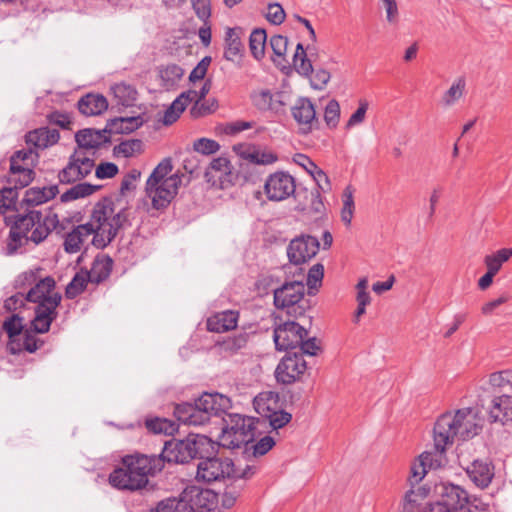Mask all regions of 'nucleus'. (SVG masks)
I'll use <instances>...</instances> for the list:
<instances>
[{
	"instance_id": "4468645a",
	"label": "nucleus",
	"mask_w": 512,
	"mask_h": 512,
	"mask_svg": "<svg viewBox=\"0 0 512 512\" xmlns=\"http://www.w3.org/2000/svg\"><path fill=\"white\" fill-rule=\"evenodd\" d=\"M320 248L318 239L311 235H300L287 246V257L291 264L301 265L316 256Z\"/></svg>"
},
{
	"instance_id": "6e6552de",
	"label": "nucleus",
	"mask_w": 512,
	"mask_h": 512,
	"mask_svg": "<svg viewBox=\"0 0 512 512\" xmlns=\"http://www.w3.org/2000/svg\"><path fill=\"white\" fill-rule=\"evenodd\" d=\"M216 444L204 435H189L186 439H172L166 441L159 457L164 462L184 464L198 456H204V453L211 449L214 452Z\"/></svg>"
},
{
	"instance_id": "09e8293b",
	"label": "nucleus",
	"mask_w": 512,
	"mask_h": 512,
	"mask_svg": "<svg viewBox=\"0 0 512 512\" xmlns=\"http://www.w3.org/2000/svg\"><path fill=\"white\" fill-rule=\"evenodd\" d=\"M99 187L89 183H78L61 195L62 202H68L79 198H84L93 194Z\"/></svg>"
},
{
	"instance_id": "6ab92c4d",
	"label": "nucleus",
	"mask_w": 512,
	"mask_h": 512,
	"mask_svg": "<svg viewBox=\"0 0 512 512\" xmlns=\"http://www.w3.org/2000/svg\"><path fill=\"white\" fill-rule=\"evenodd\" d=\"M291 114L302 134L310 133L319 123L314 104L306 97H300L295 101L291 107Z\"/></svg>"
},
{
	"instance_id": "423d86ee",
	"label": "nucleus",
	"mask_w": 512,
	"mask_h": 512,
	"mask_svg": "<svg viewBox=\"0 0 512 512\" xmlns=\"http://www.w3.org/2000/svg\"><path fill=\"white\" fill-rule=\"evenodd\" d=\"M230 408L229 397L220 393H203L194 403L177 404L174 415L186 425L201 426L207 424L212 416H219Z\"/></svg>"
},
{
	"instance_id": "39448f33",
	"label": "nucleus",
	"mask_w": 512,
	"mask_h": 512,
	"mask_svg": "<svg viewBox=\"0 0 512 512\" xmlns=\"http://www.w3.org/2000/svg\"><path fill=\"white\" fill-rule=\"evenodd\" d=\"M128 222V213L120 201L103 198L93 208L90 224H93L96 235L92 243L97 248L106 247L117 235L119 229Z\"/></svg>"
},
{
	"instance_id": "6e6d98bb",
	"label": "nucleus",
	"mask_w": 512,
	"mask_h": 512,
	"mask_svg": "<svg viewBox=\"0 0 512 512\" xmlns=\"http://www.w3.org/2000/svg\"><path fill=\"white\" fill-rule=\"evenodd\" d=\"M22 318L18 315H12L10 318L4 321L3 329L8 334L10 341L18 340L22 336L23 323Z\"/></svg>"
},
{
	"instance_id": "4be33fe9",
	"label": "nucleus",
	"mask_w": 512,
	"mask_h": 512,
	"mask_svg": "<svg viewBox=\"0 0 512 512\" xmlns=\"http://www.w3.org/2000/svg\"><path fill=\"white\" fill-rule=\"evenodd\" d=\"M435 492L439 497V503L454 510H461L469 502L468 493L460 486L451 483H440L436 485Z\"/></svg>"
},
{
	"instance_id": "2f4dec72",
	"label": "nucleus",
	"mask_w": 512,
	"mask_h": 512,
	"mask_svg": "<svg viewBox=\"0 0 512 512\" xmlns=\"http://www.w3.org/2000/svg\"><path fill=\"white\" fill-rule=\"evenodd\" d=\"M113 260L108 255H98L95 257L91 269L87 271L90 283L100 284L111 274Z\"/></svg>"
},
{
	"instance_id": "a211bd4d",
	"label": "nucleus",
	"mask_w": 512,
	"mask_h": 512,
	"mask_svg": "<svg viewBox=\"0 0 512 512\" xmlns=\"http://www.w3.org/2000/svg\"><path fill=\"white\" fill-rule=\"evenodd\" d=\"M271 402L276 405L277 399L271 393L259 394L254 399V407L256 411L269 420L273 429H280L291 421V414L283 410L275 411L271 407Z\"/></svg>"
},
{
	"instance_id": "5701e85b",
	"label": "nucleus",
	"mask_w": 512,
	"mask_h": 512,
	"mask_svg": "<svg viewBox=\"0 0 512 512\" xmlns=\"http://www.w3.org/2000/svg\"><path fill=\"white\" fill-rule=\"evenodd\" d=\"M304 295L305 286L301 281L286 282L274 290V305L277 309L284 310L285 307L302 302Z\"/></svg>"
},
{
	"instance_id": "79ce46f5",
	"label": "nucleus",
	"mask_w": 512,
	"mask_h": 512,
	"mask_svg": "<svg viewBox=\"0 0 512 512\" xmlns=\"http://www.w3.org/2000/svg\"><path fill=\"white\" fill-rule=\"evenodd\" d=\"M190 95H193V93H190ZM189 97V94H180L173 102L172 104L166 109L163 117V123L165 125H171L174 122L177 121V119L180 117L181 113L185 110L187 107V98Z\"/></svg>"
},
{
	"instance_id": "a19ab883",
	"label": "nucleus",
	"mask_w": 512,
	"mask_h": 512,
	"mask_svg": "<svg viewBox=\"0 0 512 512\" xmlns=\"http://www.w3.org/2000/svg\"><path fill=\"white\" fill-rule=\"evenodd\" d=\"M211 84L209 82L204 83L202 88L199 91L195 90H189L186 92H183L182 94H190L193 93V95H189L187 98V103L195 102V105L191 109V114L194 117H200L207 113H209V109L206 108L204 105L199 106V102L203 100L206 95L208 94L210 90Z\"/></svg>"
},
{
	"instance_id": "bf43d9fd",
	"label": "nucleus",
	"mask_w": 512,
	"mask_h": 512,
	"mask_svg": "<svg viewBox=\"0 0 512 512\" xmlns=\"http://www.w3.org/2000/svg\"><path fill=\"white\" fill-rule=\"evenodd\" d=\"M193 149L202 155H211L219 151L220 145L217 141L209 138H200L194 141Z\"/></svg>"
},
{
	"instance_id": "9d476101",
	"label": "nucleus",
	"mask_w": 512,
	"mask_h": 512,
	"mask_svg": "<svg viewBox=\"0 0 512 512\" xmlns=\"http://www.w3.org/2000/svg\"><path fill=\"white\" fill-rule=\"evenodd\" d=\"M211 497V508L216 500V494L209 490H202L196 486L184 489L178 498H169L161 501L157 512H195L196 508H206V500Z\"/></svg>"
},
{
	"instance_id": "f03ea898",
	"label": "nucleus",
	"mask_w": 512,
	"mask_h": 512,
	"mask_svg": "<svg viewBox=\"0 0 512 512\" xmlns=\"http://www.w3.org/2000/svg\"><path fill=\"white\" fill-rule=\"evenodd\" d=\"M483 427L482 418L473 408H463L455 414L444 413L436 421L433 429L434 449L444 453L455 438L468 440L478 435Z\"/></svg>"
},
{
	"instance_id": "13d9d810",
	"label": "nucleus",
	"mask_w": 512,
	"mask_h": 512,
	"mask_svg": "<svg viewBox=\"0 0 512 512\" xmlns=\"http://www.w3.org/2000/svg\"><path fill=\"white\" fill-rule=\"evenodd\" d=\"M340 119V105L335 99L330 100L325 107L324 120L329 128H336Z\"/></svg>"
},
{
	"instance_id": "603ef678",
	"label": "nucleus",
	"mask_w": 512,
	"mask_h": 512,
	"mask_svg": "<svg viewBox=\"0 0 512 512\" xmlns=\"http://www.w3.org/2000/svg\"><path fill=\"white\" fill-rule=\"evenodd\" d=\"M269 44L274 54L272 58L273 62L277 64H281L282 62L288 63L285 59L288 48V38L283 35H273L270 38Z\"/></svg>"
},
{
	"instance_id": "2eb2a0df",
	"label": "nucleus",
	"mask_w": 512,
	"mask_h": 512,
	"mask_svg": "<svg viewBox=\"0 0 512 512\" xmlns=\"http://www.w3.org/2000/svg\"><path fill=\"white\" fill-rule=\"evenodd\" d=\"M307 330L295 321H286L274 330V342L276 349L287 351L298 348L302 343V337H307Z\"/></svg>"
},
{
	"instance_id": "4c0bfd02",
	"label": "nucleus",
	"mask_w": 512,
	"mask_h": 512,
	"mask_svg": "<svg viewBox=\"0 0 512 512\" xmlns=\"http://www.w3.org/2000/svg\"><path fill=\"white\" fill-rule=\"evenodd\" d=\"M33 178L34 171L31 167L18 166L17 169H12V164H10L8 182L12 186L9 188H15L18 192V189L28 186L32 182Z\"/></svg>"
},
{
	"instance_id": "412c9836",
	"label": "nucleus",
	"mask_w": 512,
	"mask_h": 512,
	"mask_svg": "<svg viewBox=\"0 0 512 512\" xmlns=\"http://www.w3.org/2000/svg\"><path fill=\"white\" fill-rule=\"evenodd\" d=\"M252 105L260 112L281 113L284 110V93L270 89H256L250 94Z\"/></svg>"
},
{
	"instance_id": "0e129e2a",
	"label": "nucleus",
	"mask_w": 512,
	"mask_h": 512,
	"mask_svg": "<svg viewBox=\"0 0 512 512\" xmlns=\"http://www.w3.org/2000/svg\"><path fill=\"white\" fill-rule=\"evenodd\" d=\"M46 118L50 124L59 126L62 129H70L72 124L71 116L61 111L51 112Z\"/></svg>"
},
{
	"instance_id": "37998d69",
	"label": "nucleus",
	"mask_w": 512,
	"mask_h": 512,
	"mask_svg": "<svg viewBox=\"0 0 512 512\" xmlns=\"http://www.w3.org/2000/svg\"><path fill=\"white\" fill-rule=\"evenodd\" d=\"M267 35L264 29H254L249 37V48L256 60H261L265 55Z\"/></svg>"
},
{
	"instance_id": "0eeeda50",
	"label": "nucleus",
	"mask_w": 512,
	"mask_h": 512,
	"mask_svg": "<svg viewBox=\"0 0 512 512\" xmlns=\"http://www.w3.org/2000/svg\"><path fill=\"white\" fill-rule=\"evenodd\" d=\"M173 166L170 158H164L146 181V194L155 209L166 208L178 193L182 176L170 175Z\"/></svg>"
},
{
	"instance_id": "3c124183",
	"label": "nucleus",
	"mask_w": 512,
	"mask_h": 512,
	"mask_svg": "<svg viewBox=\"0 0 512 512\" xmlns=\"http://www.w3.org/2000/svg\"><path fill=\"white\" fill-rule=\"evenodd\" d=\"M38 158L39 155L37 151L32 146H28V149L16 151L10 158V164H12V169H17V163L23 162L24 166H28L33 169L35 163L38 161Z\"/></svg>"
},
{
	"instance_id": "58836bf2",
	"label": "nucleus",
	"mask_w": 512,
	"mask_h": 512,
	"mask_svg": "<svg viewBox=\"0 0 512 512\" xmlns=\"http://www.w3.org/2000/svg\"><path fill=\"white\" fill-rule=\"evenodd\" d=\"M114 98L118 105L124 107L133 106L137 99V90L134 86L127 83H118L111 87Z\"/></svg>"
},
{
	"instance_id": "e2e57ef3",
	"label": "nucleus",
	"mask_w": 512,
	"mask_h": 512,
	"mask_svg": "<svg viewBox=\"0 0 512 512\" xmlns=\"http://www.w3.org/2000/svg\"><path fill=\"white\" fill-rule=\"evenodd\" d=\"M285 11L279 3H270L267 7L266 19L274 24L280 25L285 20Z\"/></svg>"
},
{
	"instance_id": "69168bd1",
	"label": "nucleus",
	"mask_w": 512,
	"mask_h": 512,
	"mask_svg": "<svg viewBox=\"0 0 512 512\" xmlns=\"http://www.w3.org/2000/svg\"><path fill=\"white\" fill-rule=\"evenodd\" d=\"M324 276V266L321 263L314 264L308 271L307 285L310 289L316 288L321 284Z\"/></svg>"
},
{
	"instance_id": "e433bc0d",
	"label": "nucleus",
	"mask_w": 512,
	"mask_h": 512,
	"mask_svg": "<svg viewBox=\"0 0 512 512\" xmlns=\"http://www.w3.org/2000/svg\"><path fill=\"white\" fill-rule=\"evenodd\" d=\"M43 345V341L39 340L34 334L26 331L20 339L12 340L8 343V349L12 354L21 352L22 350L30 353L35 352Z\"/></svg>"
},
{
	"instance_id": "393cba45",
	"label": "nucleus",
	"mask_w": 512,
	"mask_h": 512,
	"mask_svg": "<svg viewBox=\"0 0 512 512\" xmlns=\"http://www.w3.org/2000/svg\"><path fill=\"white\" fill-rule=\"evenodd\" d=\"M60 139L59 131L49 127H41L29 131L25 136L28 146H32L36 151L44 150L58 143Z\"/></svg>"
},
{
	"instance_id": "473e14b6",
	"label": "nucleus",
	"mask_w": 512,
	"mask_h": 512,
	"mask_svg": "<svg viewBox=\"0 0 512 512\" xmlns=\"http://www.w3.org/2000/svg\"><path fill=\"white\" fill-rule=\"evenodd\" d=\"M241 29L228 28L226 31V47L224 51V58L228 61L235 62L239 60L243 52V44L240 40Z\"/></svg>"
},
{
	"instance_id": "9b49d317",
	"label": "nucleus",
	"mask_w": 512,
	"mask_h": 512,
	"mask_svg": "<svg viewBox=\"0 0 512 512\" xmlns=\"http://www.w3.org/2000/svg\"><path fill=\"white\" fill-rule=\"evenodd\" d=\"M211 449L198 456L196 479L205 483L230 479L234 471V462L227 457L210 456Z\"/></svg>"
},
{
	"instance_id": "b1692460",
	"label": "nucleus",
	"mask_w": 512,
	"mask_h": 512,
	"mask_svg": "<svg viewBox=\"0 0 512 512\" xmlns=\"http://www.w3.org/2000/svg\"><path fill=\"white\" fill-rule=\"evenodd\" d=\"M488 414L491 422H512V393L494 396Z\"/></svg>"
},
{
	"instance_id": "680f3d73",
	"label": "nucleus",
	"mask_w": 512,
	"mask_h": 512,
	"mask_svg": "<svg viewBox=\"0 0 512 512\" xmlns=\"http://www.w3.org/2000/svg\"><path fill=\"white\" fill-rule=\"evenodd\" d=\"M243 488L244 485L242 483L236 484L233 482L228 486L222 495V506L225 508H231L235 504Z\"/></svg>"
},
{
	"instance_id": "f257e3e1",
	"label": "nucleus",
	"mask_w": 512,
	"mask_h": 512,
	"mask_svg": "<svg viewBox=\"0 0 512 512\" xmlns=\"http://www.w3.org/2000/svg\"><path fill=\"white\" fill-rule=\"evenodd\" d=\"M59 219L51 210L45 213L30 210L24 215H18L10 228L5 247V255L12 256L29 241L40 244L57 228Z\"/></svg>"
},
{
	"instance_id": "7c9ffc66",
	"label": "nucleus",
	"mask_w": 512,
	"mask_h": 512,
	"mask_svg": "<svg viewBox=\"0 0 512 512\" xmlns=\"http://www.w3.org/2000/svg\"><path fill=\"white\" fill-rule=\"evenodd\" d=\"M234 150L245 160L259 165L273 164L277 155L272 151L259 150L255 147L234 146Z\"/></svg>"
},
{
	"instance_id": "cd10ccee",
	"label": "nucleus",
	"mask_w": 512,
	"mask_h": 512,
	"mask_svg": "<svg viewBox=\"0 0 512 512\" xmlns=\"http://www.w3.org/2000/svg\"><path fill=\"white\" fill-rule=\"evenodd\" d=\"M91 235H96L93 224L88 222L78 225L67 234L64 241L65 251L68 253H76L80 251L85 240Z\"/></svg>"
},
{
	"instance_id": "f704fd0d",
	"label": "nucleus",
	"mask_w": 512,
	"mask_h": 512,
	"mask_svg": "<svg viewBox=\"0 0 512 512\" xmlns=\"http://www.w3.org/2000/svg\"><path fill=\"white\" fill-rule=\"evenodd\" d=\"M424 487H411L404 495L399 512H419L422 501L427 497Z\"/></svg>"
},
{
	"instance_id": "8fccbe9b",
	"label": "nucleus",
	"mask_w": 512,
	"mask_h": 512,
	"mask_svg": "<svg viewBox=\"0 0 512 512\" xmlns=\"http://www.w3.org/2000/svg\"><path fill=\"white\" fill-rule=\"evenodd\" d=\"M145 426L154 434L172 435L178 429V426L173 421L165 418L147 419Z\"/></svg>"
},
{
	"instance_id": "c03bdc74",
	"label": "nucleus",
	"mask_w": 512,
	"mask_h": 512,
	"mask_svg": "<svg viewBox=\"0 0 512 512\" xmlns=\"http://www.w3.org/2000/svg\"><path fill=\"white\" fill-rule=\"evenodd\" d=\"M89 282L90 279L87 270H80L67 285L65 289V296L68 299H74L85 290Z\"/></svg>"
},
{
	"instance_id": "f3484780",
	"label": "nucleus",
	"mask_w": 512,
	"mask_h": 512,
	"mask_svg": "<svg viewBox=\"0 0 512 512\" xmlns=\"http://www.w3.org/2000/svg\"><path fill=\"white\" fill-rule=\"evenodd\" d=\"M307 369L302 354H287L276 367V380L282 384H292L298 381Z\"/></svg>"
},
{
	"instance_id": "aec40b11",
	"label": "nucleus",
	"mask_w": 512,
	"mask_h": 512,
	"mask_svg": "<svg viewBox=\"0 0 512 512\" xmlns=\"http://www.w3.org/2000/svg\"><path fill=\"white\" fill-rule=\"evenodd\" d=\"M233 167L226 157L213 159L206 168L204 176L208 183L225 189L233 184Z\"/></svg>"
},
{
	"instance_id": "c756f323",
	"label": "nucleus",
	"mask_w": 512,
	"mask_h": 512,
	"mask_svg": "<svg viewBox=\"0 0 512 512\" xmlns=\"http://www.w3.org/2000/svg\"><path fill=\"white\" fill-rule=\"evenodd\" d=\"M77 105L82 114L94 116L107 110L108 101L103 95L89 93L81 97Z\"/></svg>"
},
{
	"instance_id": "5fc2aeb1",
	"label": "nucleus",
	"mask_w": 512,
	"mask_h": 512,
	"mask_svg": "<svg viewBox=\"0 0 512 512\" xmlns=\"http://www.w3.org/2000/svg\"><path fill=\"white\" fill-rule=\"evenodd\" d=\"M302 210L315 218H320L325 213L326 208L319 190L311 191L310 205L308 208H303Z\"/></svg>"
},
{
	"instance_id": "a878e982",
	"label": "nucleus",
	"mask_w": 512,
	"mask_h": 512,
	"mask_svg": "<svg viewBox=\"0 0 512 512\" xmlns=\"http://www.w3.org/2000/svg\"><path fill=\"white\" fill-rule=\"evenodd\" d=\"M471 481L478 487H487L494 476L490 462L476 459L465 467Z\"/></svg>"
},
{
	"instance_id": "338daca9",
	"label": "nucleus",
	"mask_w": 512,
	"mask_h": 512,
	"mask_svg": "<svg viewBox=\"0 0 512 512\" xmlns=\"http://www.w3.org/2000/svg\"><path fill=\"white\" fill-rule=\"evenodd\" d=\"M37 273L30 270L21 273L15 280V288L25 290L28 287H33L38 282Z\"/></svg>"
},
{
	"instance_id": "4d7b16f0",
	"label": "nucleus",
	"mask_w": 512,
	"mask_h": 512,
	"mask_svg": "<svg viewBox=\"0 0 512 512\" xmlns=\"http://www.w3.org/2000/svg\"><path fill=\"white\" fill-rule=\"evenodd\" d=\"M142 145V141L138 139L123 141L114 147V153L126 158L132 157L142 150Z\"/></svg>"
},
{
	"instance_id": "ddd939ff",
	"label": "nucleus",
	"mask_w": 512,
	"mask_h": 512,
	"mask_svg": "<svg viewBox=\"0 0 512 512\" xmlns=\"http://www.w3.org/2000/svg\"><path fill=\"white\" fill-rule=\"evenodd\" d=\"M94 166V159L87 156L85 151L77 150L71 155L68 164L59 172V181L62 184L79 181L88 176Z\"/></svg>"
},
{
	"instance_id": "f8f14e48",
	"label": "nucleus",
	"mask_w": 512,
	"mask_h": 512,
	"mask_svg": "<svg viewBox=\"0 0 512 512\" xmlns=\"http://www.w3.org/2000/svg\"><path fill=\"white\" fill-rule=\"evenodd\" d=\"M293 66L299 74L310 76V84L314 89L322 90L330 81L331 75L327 70L320 68L314 71L311 60L307 58V53L301 43L296 46Z\"/></svg>"
},
{
	"instance_id": "c9c22d12",
	"label": "nucleus",
	"mask_w": 512,
	"mask_h": 512,
	"mask_svg": "<svg viewBox=\"0 0 512 512\" xmlns=\"http://www.w3.org/2000/svg\"><path fill=\"white\" fill-rule=\"evenodd\" d=\"M143 123L144 120L141 116L119 117L110 120L107 123V128L110 133L128 134L141 127Z\"/></svg>"
},
{
	"instance_id": "c85d7f7f",
	"label": "nucleus",
	"mask_w": 512,
	"mask_h": 512,
	"mask_svg": "<svg viewBox=\"0 0 512 512\" xmlns=\"http://www.w3.org/2000/svg\"><path fill=\"white\" fill-rule=\"evenodd\" d=\"M109 132L106 127L104 130H95V129H83L76 133L75 139L80 149L84 151V149H94L100 147L103 143L109 141L108 136L106 135Z\"/></svg>"
},
{
	"instance_id": "de8ad7c7",
	"label": "nucleus",
	"mask_w": 512,
	"mask_h": 512,
	"mask_svg": "<svg viewBox=\"0 0 512 512\" xmlns=\"http://www.w3.org/2000/svg\"><path fill=\"white\" fill-rule=\"evenodd\" d=\"M489 383L493 388L499 389L500 394L512 393V371L504 370L492 373Z\"/></svg>"
},
{
	"instance_id": "864d4df0",
	"label": "nucleus",
	"mask_w": 512,
	"mask_h": 512,
	"mask_svg": "<svg viewBox=\"0 0 512 512\" xmlns=\"http://www.w3.org/2000/svg\"><path fill=\"white\" fill-rule=\"evenodd\" d=\"M257 470L258 467L255 464H245L243 466L238 461L237 464L234 463V471L230 479H233V482L236 484L242 483L244 485V481L252 478Z\"/></svg>"
},
{
	"instance_id": "7ed1b4c3",
	"label": "nucleus",
	"mask_w": 512,
	"mask_h": 512,
	"mask_svg": "<svg viewBox=\"0 0 512 512\" xmlns=\"http://www.w3.org/2000/svg\"><path fill=\"white\" fill-rule=\"evenodd\" d=\"M162 470V460L156 455L135 453L122 457L120 465L109 475L110 484L119 489L136 491L148 484V477Z\"/></svg>"
},
{
	"instance_id": "20e7f679",
	"label": "nucleus",
	"mask_w": 512,
	"mask_h": 512,
	"mask_svg": "<svg viewBox=\"0 0 512 512\" xmlns=\"http://www.w3.org/2000/svg\"><path fill=\"white\" fill-rule=\"evenodd\" d=\"M28 302L36 304L31 326L35 333H46L52 322L57 318V308L62 295L56 291L55 280L51 276L40 279L26 292Z\"/></svg>"
},
{
	"instance_id": "72a5a7b5",
	"label": "nucleus",
	"mask_w": 512,
	"mask_h": 512,
	"mask_svg": "<svg viewBox=\"0 0 512 512\" xmlns=\"http://www.w3.org/2000/svg\"><path fill=\"white\" fill-rule=\"evenodd\" d=\"M59 193L57 185L48 187H32L26 190L24 201L28 205H41L53 199Z\"/></svg>"
},
{
	"instance_id": "774afa93",
	"label": "nucleus",
	"mask_w": 512,
	"mask_h": 512,
	"mask_svg": "<svg viewBox=\"0 0 512 512\" xmlns=\"http://www.w3.org/2000/svg\"><path fill=\"white\" fill-rule=\"evenodd\" d=\"M386 12V21L395 25L399 21V9L396 0H380Z\"/></svg>"
},
{
	"instance_id": "dca6fc26",
	"label": "nucleus",
	"mask_w": 512,
	"mask_h": 512,
	"mask_svg": "<svg viewBox=\"0 0 512 512\" xmlns=\"http://www.w3.org/2000/svg\"><path fill=\"white\" fill-rule=\"evenodd\" d=\"M295 179L286 172H275L265 181L264 192L270 201H283L294 194Z\"/></svg>"
},
{
	"instance_id": "1a4fd4ad",
	"label": "nucleus",
	"mask_w": 512,
	"mask_h": 512,
	"mask_svg": "<svg viewBox=\"0 0 512 512\" xmlns=\"http://www.w3.org/2000/svg\"><path fill=\"white\" fill-rule=\"evenodd\" d=\"M224 421L226 425L220 436V444L223 447L239 448L254 439L256 427L253 418L239 414H228Z\"/></svg>"
},
{
	"instance_id": "bb28decb",
	"label": "nucleus",
	"mask_w": 512,
	"mask_h": 512,
	"mask_svg": "<svg viewBox=\"0 0 512 512\" xmlns=\"http://www.w3.org/2000/svg\"><path fill=\"white\" fill-rule=\"evenodd\" d=\"M239 313L226 310L216 313L207 319V329L211 332L224 333L237 327Z\"/></svg>"
},
{
	"instance_id": "ea45409f",
	"label": "nucleus",
	"mask_w": 512,
	"mask_h": 512,
	"mask_svg": "<svg viewBox=\"0 0 512 512\" xmlns=\"http://www.w3.org/2000/svg\"><path fill=\"white\" fill-rule=\"evenodd\" d=\"M354 192L355 189L351 185H348L345 187L342 193V208L340 216L341 221L347 227L351 225L355 212Z\"/></svg>"
},
{
	"instance_id": "a18cd8bd",
	"label": "nucleus",
	"mask_w": 512,
	"mask_h": 512,
	"mask_svg": "<svg viewBox=\"0 0 512 512\" xmlns=\"http://www.w3.org/2000/svg\"><path fill=\"white\" fill-rule=\"evenodd\" d=\"M184 70L176 64H169L165 67H161L159 70V76L162 81V86L166 89H170L182 78Z\"/></svg>"
},
{
	"instance_id": "49530a36",
	"label": "nucleus",
	"mask_w": 512,
	"mask_h": 512,
	"mask_svg": "<svg viewBox=\"0 0 512 512\" xmlns=\"http://www.w3.org/2000/svg\"><path fill=\"white\" fill-rule=\"evenodd\" d=\"M466 82L463 77L457 78L450 88L442 96V104L445 107L453 106L458 100H460L465 91Z\"/></svg>"
},
{
	"instance_id": "052dcab7",
	"label": "nucleus",
	"mask_w": 512,
	"mask_h": 512,
	"mask_svg": "<svg viewBox=\"0 0 512 512\" xmlns=\"http://www.w3.org/2000/svg\"><path fill=\"white\" fill-rule=\"evenodd\" d=\"M18 198V192L15 188L5 187L0 190V213H5L8 209L15 206Z\"/></svg>"
}]
</instances>
